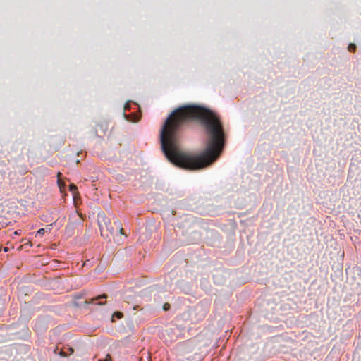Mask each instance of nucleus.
Instances as JSON below:
<instances>
[{"instance_id": "obj_1", "label": "nucleus", "mask_w": 361, "mask_h": 361, "mask_svg": "<svg viewBox=\"0 0 361 361\" xmlns=\"http://www.w3.org/2000/svg\"><path fill=\"white\" fill-rule=\"evenodd\" d=\"M161 149L174 165L199 170L215 161L224 146L225 133L219 116L197 105L174 110L160 133Z\"/></svg>"}, {"instance_id": "obj_2", "label": "nucleus", "mask_w": 361, "mask_h": 361, "mask_svg": "<svg viewBox=\"0 0 361 361\" xmlns=\"http://www.w3.org/2000/svg\"><path fill=\"white\" fill-rule=\"evenodd\" d=\"M97 221L102 235L108 238V232L111 235L113 234L114 231V228L111 226L109 219L104 213L98 214Z\"/></svg>"}, {"instance_id": "obj_3", "label": "nucleus", "mask_w": 361, "mask_h": 361, "mask_svg": "<svg viewBox=\"0 0 361 361\" xmlns=\"http://www.w3.org/2000/svg\"><path fill=\"white\" fill-rule=\"evenodd\" d=\"M102 298L106 299V298H107V295H106V294H103V295H99V296H97V298H92V299H90V301L86 300V301H85V303H87V304H92V303H94V301L98 300H100V299H102Z\"/></svg>"}, {"instance_id": "obj_4", "label": "nucleus", "mask_w": 361, "mask_h": 361, "mask_svg": "<svg viewBox=\"0 0 361 361\" xmlns=\"http://www.w3.org/2000/svg\"><path fill=\"white\" fill-rule=\"evenodd\" d=\"M114 224L116 225L117 228L119 229V232L121 234H123V228L121 226V222L120 221H115Z\"/></svg>"}, {"instance_id": "obj_5", "label": "nucleus", "mask_w": 361, "mask_h": 361, "mask_svg": "<svg viewBox=\"0 0 361 361\" xmlns=\"http://www.w3.org/2000/svg\"><path fill=\"white\" fill-rule=\"evenodd\" d=\"M348 49L349 51L354 52L355 51L356 46L354 44H350Z\"/></svg>"}, {"instance_id": "obj_6", "label": "nucleus", "mask_w": 361, "mask_h": 361, "mask_svg": "<svg viewBox=\"0 0 361 361\" xmlns=\"http://www.w3.org/2000/svg\"><path fill=\"white\" fill-rule=\"evenodd\" d=\"M123 313H122V312H114V314H113V317H117V318H118V319L122 318V317H123Z\"/></svg>"}, {"instance_id": "obj_7", "label": "nucleus", "mask_w": 361, "mask_h": 361, "mask_svg": "<svg viewBox=\"0 0 361 361\" xmlns=\"http://www.w3.org/2000/svg\"><path fill=\"white\" fill-rule=\"evenodd\" d=\"M3 220H4V218L2 216H0V229L7 225L6 223L3 222Z\"/></svg>"}, {"instance_id": "obj_8", "label": "nucleus", "mask_w": 361, "mask_h": 361, "mask_svg": "<svg viewBox=\"0 0 361 361\" xmlns=\"http://www.w3.org/2000/svg\"><path fill=\"white\" fill-rule=\"evenodd\" d=\"M45 229L44 228H40L37 232V235H43L44 234Z\"/></svg>"}, {"instance_id": "obj_9", "label": "nucleus", "mask_w": 361, "mask_h": 361, "mask_svg": "<svg viewBox=\"0 0 361 361\" xmlns=\"http://www.w3.org/2000/svg\"><path fill=\"white\" fill-rule=\"evenodd\" d=\"M69 188H70V190L72 191L73 192L77 190V187L74 184H71Z\"/></svg>"}, {"instance_id": "obj_10", "label": "nucleus", "mask_w": 361, "mask_h": 361, "mask_svg": "<svg viewBox=\"0 0 361 361\" xmlns=\"http://www.w3.org/2000/svg\"><path fill=\"white\" fill-rule=\"evenodd\" d=\"M170 308V305L169 303H165L164 305H163V310H165V311H167L169 310Z\"/></svg>"}, {"instance_id": "obj_11", "label": "nucleus", "mask_w": 361, "mask_h": 361, "mask_svg": "<svg viewBox=\"0 0 361 361\" xmlns=\"http://www.w3.org/2000/svg\"><path fill=\"white\" fill-rule=\"evenodd\" d=\"M99 361H111V358L110 355L108 354V355H106V358L104 360H100Z\"/></svg>"}, {"instance_id": "obj_12", "label": "nucleus", "mask_w": 361, "mask_h": 361, "mask_svg": "<svg viewBox=\"0 0 361 361\" xmlns=\"http://www.w3.org/2000/svg\"><path fill=\"white\" fill-rule=\"evenodd\" d=\"M61 175V173L60 172H59L58 174H57V176H58V184H59L60 188H61V180H60L59 177H60Z\"/></svg>"}, {"instance_id": "obj_13", "label": "nucleus", "mask_w": 361, "mask_h": 361, "mask_svg": "<svg viewBox=\"0 0 361 361\" xmlns=\"http://www.w3.org/2000/svg\"><path fill=\"white\" fill-rule=\"evenodd\" d=\"M60 355L62 356V357H67L68 355V354H67L66 352H64L63 350H61L60 352Z\"/></svg>"}, {"instance_id": "obj_14", "label": "nucleus", "mask_w": 361, "mask_h": 361, "mask_svg": "<svg viewBox=\"0 0 361 361\" xmlns=\"http://www.w3.org/2000/svg\"><path fill=\"white\" fill-rule=\"evenodd\" d=\"M68 350H69V354L68 355H71L74 352V350L72 348H69Z\"/></svg>"}, {"instance_id": "obj_15", "label": "nucleus", "mask_w": 361, "mask_h": 361, "mask_svg": "<svg viewBox=\"0 0 361 361\" xmlns=\"http://www.w3.org/2000/svg\"><path fill=\"white\" fill-rule=\"evenodd\" d=\"M96 304H97V305H104L105 303H104V302H97V303H96Z\"/></svg>"}, {"instance_id": "obj_16", "label": "nucleus", "mask_w": 361, "mask_h": 361, "mask_svg": "<svg viewBox=\"0 0 361 361\" xmlns=\"http://www.w3.org/2000/svg\"><path fill=\"white\" fill-rule=\"evenodd\" d=\"M14 234H16V235H18V231H15Z\"/></svg>"}]
</instances>
